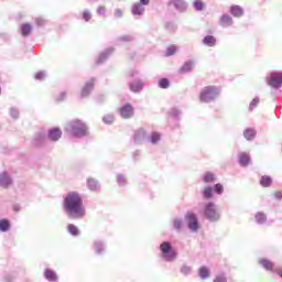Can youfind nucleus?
I'll list each match as a JSON object with an SVG mask.
<instances>
[{"label":"nucleus","instance_id":"obj_1","mask_svg":"<svg viewBox=\"0 0 282 282\" xmlns=\"http://www.w3.org/2000/svg\"><path fill=\"white\" fill-rule=\"evenodd\" d=\"M63 210L68 219H84L87 209L83 204V196L78 192H68L64 196Z\"/></svg>","mask_w":282,"mask_h":282},{"label":"nucleus","instance_id":"obj_2","mask_svg":"<svg viewBox=\"0 0 282 282\" xmlns=\"http://www.w3.org/2000/svg\"><path fill=\"white\" fill-rule=\"evenodd\" d=\"M65 131L72 138H87L89 135V126L80 119H75L66 123Z\"/></svg>","mask_w":282,"mask_h":282},{"label":"nucleus","instance_id":"obj_3","mask_svg":"<svg viewBox=\"0 0 282 282\" xmlns=\"http://www.w3.org/2000/svg\"><path fill=\"white\" fill-rule=\"evenodd\" d=\"M219 96H221V88L217 86H205L199 91L198 100L204 105H210V102H215Z\"/></svg>","mask_w":282,"mask_h":282},{"label":"nucleus","instance_id":"obj_4","mask_svg":"<svg viewBox=\"0 0 282 282\" xmlns=\"http://www.w3.org/2000/svg\"><path fill=\"white\" fill-rule=\"evenodd\" d=\"M160 250V257L163 261L166 263H173L177 261V249L173 247V243L171 241H163L159 246Z\"/></svg>","mask_w":282,"mask_h":282},{"label":"nucleus","instance_id":"obj_5","mask_svg":"<svg viewBox=\"0 0 282 282\" xmlns=\"http://www.w3.org/2000/svg\"><path fill=\"white\" fill-rule=\"evenodd\" d=\"M203 217L207 219V221H210L212 224H217L219 219H221V212L217 209V204L213 202H208L203 207Z\"/></svg>","mask_w":282,"mask_h":282},{"label":"nucleus","instance_id":"obj_6","mask_svg":"<svg viewBox=\"0 0 282 282\" xmlns=\"http://www.w3.org/2000/svg\"><path fill=\"white\" fill-rule=\"evenodd\" d=\"M185 221L191 232H197L199 230V218H197V214L188 212L185 215Z\"/></svg>","mask_w":282,"mask_h":282},{"label":"nucleus","instance_id":"obj_7","mask_svg":"<svg viewBox=\"0 0 282 282\" xmlns=\"http://www.w3.org/2000/svg\"><path fill=\"white\" fill-rule=\"evenodd\" d=\"M267 85L273 89H281L282 87V73L272 72L270 76L267 77Z\"/></svg>","mask_w":282,"mask_h":282},{"label":"nucleus","instance_id":"obj_8","mask_svg":"<svg viewBox=\"0 0 282 282\" xmlns=\"http://www.w3.org/2000/svg\"><path fill=\"white\" fill-rule=\"evenodd\" d=\"M93 250L95 254H105L107 252V242L102 239H95L93 241Z\"/></svg>","mask_w":282,"mask_h":282},{"label":"nucleus","instance_id":"obj_9","mask_svg":"<svg viewBox=\"0 0 282 282\" xmlns=\"http://www.w3.org/2000/svg\"><path fill=\"white\" fill-rule=\"evenodd\" d=\"M12 175L8 172H1L0 173V188L8 189L13 184Z\"/></svg>","mask_w":282,"mask_h":282},{"label":"nucleus","instance_id":"obj_10","mask_svg":"<svg viewBox=\"0 0 282 282\" xmlns=\"http://www.w3.org/2000/svg\"><path fill=\"white\" fill-rule=\"evenodd\" d=\"M96 84L95 78H90L80 90V98H87L94 91V85Z\"/></svg>","mask_w":282,"mask_h":282},{"label":"nucleus","instance_id":"obj_11","mask_svg":"<svg viewBox=\"0 0 282 282\" xmlns=\"http://www.w3.org/2000/svg\"><path fill=\"white\" fill-rule=\"evenodd\" d=\"M119 116L123 118V120L133 118V106H131V104L123 105L121 108H119Z\"/></svg>","mask_w":282,"mask_h":282},{"label":"nucleus","instance_id":"obj_12","mask_svg":"<svg viewBox=\"0 0 282 282\" xmlns=\"http://www.w3.org/2000/svg\"><path fill=\"white\" fill-rule=\"evenodd\" d=\"M47 138L51 142H58L63 138V131H61V128H52L47 132Z\"/></svg>","mask_w":282,"mask_h":282},{"label":"nucleus","instance_id":"obj_13","mask_svg":"<svg viewBox=\"0 0 282 282\" xmlns=\"http://www.w3.org/2000/svg\"><path fill=\"white\" fill-rule=\"evenodd\" d=\"M129 89L133 94H140L142 89H144V82L141 79H134L132 83L129 84Z\"/></svg>","mask_w":282,"mask_h":282},{"label":"nucleus","instance_id":"obj_14","mask_svg":"<svg viewBox=\"0 0 282 282\" xmlns=\"http://www.w3.org/2000/svg\"><path fill=\"white\" fill-rule=\"evenodd\" d=\"M170 6H173L177 12H185L188 4L184 0H171Z\"/></svg>","mask_w":282,"mask_h":282},{"label":"nucleus","instance_id":"obj_15","mask_svg":"<svg viewBox=\"0 0 282 282\" xmlns=\"http://www.w3.org/2000/svg\"><path fill=\"white\" fill-rule=\"evenodd\" d=\"M113 54V48L109 47L101 52L97 58V65H102L107 58H109Z\"/></svg>","mask_w":282,"mask_h":282},{"label":"nucleus","instance_id":"obj_16","mask_svg":"<svg viewBox=\"0 0 282 282\" xmlns=\"http://www.w3.org/2000/svg\"><path fill=\"white\" fill-rule=\"evenodd\" d=\"M196 63L197 62L195 59H187L180 68V73L188 74V72H193V67H195Z\"/></svg>","mask_w":282,"mask_h":282},{"label":"nucleus","instance_id":"obj_17","mask_svg":"<svg viewBox=\"0 0 282 282\" xmlns=\"http://www.w3.org/2000/svg\"><path fill=\"white\" fill-rule=\"evenodd\" d=\"M131 12L133 17H144L145 8L140 2H135L131 8Z\"/></svg>","mask_w":282,"mask_h":282},{"label":"nucleus","instance_id":"obj_18","mask_svg":"<svg viewBox=\"0 0 282 282\" xmlns=\"http://www.w3.org/2000/svg\"><path fill=\"white\" fill-rule=\"evenodd\" d=\"M45 133L39 132L32 140V147H43L45 144Z\"/></svg>","mask_w":282,"mask_h":282},{"label":"nucleus","instance_id":"obj_19","mask_svg":"<svg viewBox=\"0 0 282 282\" xmlns=\"http://www.w3.org/2000/svg\"><path fill=\"white\" fill-rule=\"evenodd\" d=\"M260 265L268 270L269 272H275L276 268H274V262L270 261L269 259L262 258L259 260Z\"/></svg>","mask_w":282,"mask_h":282},{"label":"nucleus","instance_id":"obj_20","mask_svg":"<svg viewBox=\"0 0 282 282\" xmlns=\"http://www.w3.org/2000/svg\"><path fill=\"white\" fill-rule=\"evenodd\" d=\"M232 23H235V21L229 14H223L219 19V25H221V28H230Z\"/></svg>","mask_w":282,"mask_h":282},{"label":"nucleus","instance_id":"obj_21","mask_svg":"<svg viewBox=\"0 0 282 282\" xmlns=\"http://www.w3.org/2000/svg\"><path fill=\"white\" fill-rule=\"evenodd\" d=\"M133 138H134V142L137 143V144H140V143H142V142H144V140H147V131H144V129H139V130H137L135 132H134V135H133Z\"/></svg>","mask_w":282,"mask_h":282},{"label":"nucleus","instance_id":"obj_22","mask_svg":"<svg viewBox=\"0 0 282 282\" xmlns=\"http://www.w3.org/2000/svg\"><path fill=\"white\" fill-rule=\"evenodd\" d=\"M44 279L48 282H58V275L56 274V271L52 269H45Z\"/></svg>","mask_w":282,"mask_h":282},{"label":"nucleus","instance_id":"obj_23","mask_svg":"<svg viewBox=\"0 0 282 282\" xmlns=\"http://www.w3.org/2000/svg\"><path fill=\"white\" fill-rule=\"evenodd\" d=\"M203 45H206V47H215L217 45V37L214 35H206L202 40Z\"/></svg>","mask_w":282,"mask_h":282},{"label":"nucleus","instance_id":"obj_24","mask_svg":"<svg viewBox=\"0 0 282 282\" xmlns=\"http://www.w3.org/2000/svg\"><path fill=\"white\" fill-rule=\"evenodd\" d=\"M238 162L240 166H248V164H250V154L246 152H240L238 154Z\"/></svg>","mask_w":282,"mask_h":282},{"label":"nucleus","instance_id":"obj_25","mask_svg":"<svg viewBox=\"0 0 282 282\" xmlns=\"http://www.w3.org/2000/svg\"><path fill=\"white\" fill-rule=\"evenodd\" d=\"M254 220L259 226H263V224L268 223V215H265L263 212H258L254 215Z\"/></svg>","mask_w":282,"mask_h":282},{"label":"nucleus","instance_id":"obj_26","mask_svg":"<svg viewBox=\"0 0 282 282\" xmlns=\"http://www.w3.org/2000/svg\"><path fill=\"white\" fill-rule=\"evenodd\" d=\"M230 14L232 17H236L237 19L243 17V8H241L240 6H231L230 7Z\"/></svg>","mask_w":282,"mask_h":282},{"label":"nucleus","instance_id":"obj_27","mask_svg":"<svg viewBox=\"0 0 282 282\" xmlns=\"http://www.w3.org/2000/svg\"><path fill=\"white\" fill-rule=\"evenodd\" d=\"M87 188L93 192L100 191V183L96 178H88Z\"/></svg>","mask_w":282,"mask_h":282},{"label":"nucleus","instance_id":"obj_28","mask_svg":"<svg viewBox=\"0 0 282 282\" xmlns=\"http://www.w3.org/2000/svg\"><path fill=\"white\" fill-rule=\"evenodd\" d=\"M10 228H12L10 220L8 218H1L0 219V232H9Z\"/></svg>","mask_w":282,"mask_h":282},{"label":"nucleus","instance_id":"obj_29","mask_svg":"<svg viewBox=\"0 0 282 282\" xmlns=\"http://www.w3.org/2000/svg\"><path fill=\"white\" fill-rule=\"evenodd\" d=\"M21 30V35L24 37L30 36V34H32V24L30 23H24L20 26Z\"/></svg>","mask_w":282,"mask_h":282},{"label":"nucleus","instance_id":"obj_30","mask_svg":"<svg viewBox=\"0 0 282 282\" xmlns=\"http://www.w3.org/2000/svg\"><path fill=\"white\" fill-rule=\"evenodd\" d=\"M203 182L205 184H214V182H217V177L213 172H206L203 176Z\"/></svg>","mask_w":282,"mask_h":282},{"label":"nucleus","instance_id":"obj_31","mask_svg":"<svg viewBox=\"0 0 282 282\" xmlns=\"http://www.w3.org/2000/svg\"><path fill=\"white\" fill-rule=\"evenodd\" d=\"M260 186H263V188H270L272 186V177L263 175L260 178Z\"/></svg>","mask_w":282,"mask_h":282},{"label":"nucleus","instance_id":"obj_32","mask_svg":"<svg viewBox=\"0 0 282 282\" xmlns=\"http://www.w3.org/2000/svg\"><path fill=\"white\" fill-rule=\"evenodd\" d=\"M160 140H161V135L158 132H152L147 138V142H150V144H158V142H160Z\"/></svg>","mask_w":282,"mask_h":282},{"label":"nucleus","instance_id":"obj_33","mask_svg":"<svg viewBox=\"0 0 282 282\" xmlns=\"http://www.w3.org/2000/svg\"><path fill=\"white\" fill-rule=\"evenodd\" d=\"M256 135L257 131H254V129L252 128H248L243 132V137L246 138V140H254Z\"/></svg>","mask_w":282,"mask_h":282},{"label":"nucleus","instance_id":"obj_34","mask_svg":"<svg viewBox=\"0 0 282 282\" xmlns=\"http://www.w3.org/2000/svg\"><path fill=\"white\" fill-rule=\"evenodd\" d=\"M203 199H213V186H206L203 192Z\"/></svg>","mask_w":282,"mask_h":282},{"label":"nucleus","instance_id":"obj_35","mask_svg":"<svg viewBox=\"0 0 282 282\" xmlns=\"http://www.w3.org/2000/svg\"><path fill=\"white\" fill-rule=\"evenodd\" d=\"M182 226H184V220L182 218H174L173 220V228L176 232L182 231Z\"/></svg>","mask_w":282,"mask_h":282},{"label":"nucleus","instance_id":"obj_36","mask_svg":"<svg viewBox=\"0 0 282 282\" xmlns=\"http://www.w3.org/2000/svg\"><path fill=\"white\" fill-rule=\"evenodd\" d=\"M67 230L73 237H78L80 235V229H78L74 224H69L67 226Z\"/></svg>","mask_w":282,"mask_h":282},{"label":"nucleus","instance_id":"obj_37","mask_svg":"<svg viewBox=\"0 0 282 282\" xmlns=\"http://www.w3.org/2000/svg\"><path fill=\"white\" fill-rule=\"evenodd\" d=\"M170 118H173L174 120H180V116H182V110L177 108H172L169 111Z\"/></svg>","mask_w":282,"mask_h":282},{"label":"nucleus","instance_id":"obj_38","mask_svg":"<svg viewBox=\"0 0 282 282\" xmlns=\"http://www.w3.org/2000/svg\"><path fill=\"white\" fill-rule=\"evenodd\" d=\"M159 87L161 89H169V87H171V82L169 80V78H161L159 80Z\"/></svg>","mask_w":282,"mask_h":282},{"label":"nucleus","instance_id":"obj_39","mask_svg":"<svg viewBox=\"0 0 282 282\" xmlns=\"http://www.w3.org/2000/svg\"><path fill=\"white\" fill-rule=\"evenodd\" d=\"M118 186H127V176L124 174H117Z\"/></svg>","mask_w":282,"mask_h":282},{"label":"nucleus","instance_id":"obj_40","mask_svg":"<svg viewBox=\"0 0 282 282\" xmlns=\"http://www.w3.org/2000/svg\"><path fill=\"white\" fill-rule=\"evenodd\" d=\"M192 271L193 269L188 264H183L180 269L181 274H183L184 276H188Z\"/></svg>","mask_w":282,"mask_h":282},{"label":"nucleus","instance_id":"obj_41","mask_svg":"<svg viewBox=\"0 0 282 282\" xmlns=\"http://www.w3.org/2000/svg\"><path fill=\"white\" fill-rule=\"evenodd\" d=\"M199 276L200 279H208L210 276V271L206 267H202L199 269Z\"/></svg>","mask_w":282,"mask_h":282},{"label":"nucleus","instance_id":"obj_42","mask_svg":"<svg viewBox=\"0 0 282 282\" xmlns=\"http://www.w3.org/2000/svg\"><path fill=\"white\" fill-rule=\"evenodd\" d=\"M9 113L13 120H19V116H20L19 108L11 107L9 110Z\"/></svg>","mask_w":282,"mask_h":282},{"label":"nucleus","instance_id":"obj_43","mask_svg":"<svg viewBox=\"0 0 282 282\" xmlns=\"http://www.w3.org/2000/svg\"><path fill=\"white\" fill-rule=\"evenodd\" d=\"M117 41L118 43H131V41H133V35H121Z\"/></svg>","mask_w":282,"mask_h":282},{"label":"nucleus","instance_id":"obj_44","mask_svg":"<svg viewBox=\"0 0 282 282\" xmlns=\"http://www.w3.org/2000/svg\"><path fill=\"white\" fill-rule=\"evenodd\" d=\"M259 102H260L259 97L253 98L251 100V102L249 104V111H254V109H257V107H259Z\"/></svg>","mask_w":282,"mask_h":282},{"label":"nucleus","instance_id":"obj_45","mask_svg":"<svg viewBox=\"0 0 282 282\" xmlns=\"http://www.w3.org/2000/svg\"><path fill=\"white\" fill-rule=\"evenodd\" d=\"M115 120H116V117H113V115H106L102 117V122L105 124H113Z\"/></svg>","mask_w":282,"mask_h":282},{"label":"nucleus","instance_id":"obj_46","mask_svg":"<svg viewBox=\"0 0 282 282\" xmlns=\"http://www.w3.org/2000/svg\"><path fill=\"white\" fill-rule=\"evenodd\" d=\"M35 80H45L47 78V72L40 70L34 75Z\"/></svg>","mask_w":282,"mask_h":282},{"label":"nucleus","instance_id":"obj_47","mask_svg":"<svg viewBox=\"0 0 282 282\" xmlns=\"http://www.w3.org/2000/svg\"><path fill=\"white\" fill-rule=\"evenodd\" d=\"M213 191H214V193H216V195H223L224 194V185H221V183H217L216 185H214Z\"/></svg>","mask_w":282,"mask_h":282},{"label":"nucleus","instance_id":"obj_48","mask_svg":"<svg viewBox=\"0 0 282 282\" xmlns=\"http://www.w3.org/2000/svg\"><path fill=\"white\" fill-rule=\"evenodd\" d=\"M214 282H228V278L226 273H220L215 276Z\"/></svg>","mask_w":282,"mask_h":282},{"label":"nucleus","instance_id":"obj_49","mask_svg":"<svg viewBox=\"0 0 282 282\" xmlns=\"http://www.w3.org/2000/svg\"><path fill=\"white\" fill-rule=\"evenodd\" d=\"M193 6L198 12H202V10H204V2H202V0H195Z\"/></svg>","mask_w":282,"mask_h":282},{"label":"nucleus","instance_id":"obj_50","mask_svg":"<svg viewBox=\"0 0 282 282\" xmlns=\"http://www.w3.org/2000/svg\"><path fill=\"white\" fill-rule=\"evenodd\" d=\"M113 17L115 19H122V17H124V10L120 8L115 9Z\"/></svg>","mask_w":282,"mask_h":282},{"label":"nucleus","instance_id":"obj_51","mask_svg":"<svg viewBox=\"0 0 282 282\" xmlns=\"http://www.w3.org/2000/svg\"><path fill=\"white\" fill-rule=\"evenodd\" d=\"M97 14H98L99 17L106 18V17H107V8H105V6H99V7L97 8Z\"/></svg>","mask_w":282,"mask_h":282},{"label":"nucleus","instance_id":"obj_52","mask_svg":"<svg viewBox=\"0 0 282 282\" xmlns=\"http://www.w3.org/2000/svg\"><path fill=\"white\" fill-rule=\"evenodd\" d=\"M67 98V93L66 91H62L59 93L56 97L55 100L57 102H63V100H65Z\"/></svg>","mask_w":282,"mask_h":282},{"label":"nucleus","instance_id":"obj_53","mask_svg":"<svg viewBox=\"0 0 282 282\" xmlns=\"http://www.w3.org/2000/svg\"><path fill=\"white\" fill-rule=\"evenodd\" d=\"M177 52V46L172 45L166 48V56H173Z\"/></svg>","mask_w":282,"mask_h":282},{"label":"nucleus","instance_id":"obj_54","mask_svg":"<svg viewBox=\"0 0 282 282\" xmlns=\"http://www.w3.org/2000/svg\"><path fill=\"white\" fill-rule=\"evenodd\" d=\"M83 19L84 21L88 22V21H91V11L89 10H84L83 12Z\"/></svg>","mask_w":282,"mask_h":282},{"label":"nucleus","instance_id":"obj_55","mask_svg":"<svg viewBox=\"0 0 282 282\" xmlns=\"http://www.w3.org/2000/svg\"><path fill=\"white\" fill-rule=\"evenodd\" d=\"M35 23H36V25H39V28H41V26L45 25V23H47V21L41 17H37V18H35Z\"/></svg>","mask_w":282,"mask_h":282},{"label":"nucleus","instance_id":"obj_56","mask_svg":"<svg viewBox=\"0 0 282 282\" xmlns=\"http://www.w3.org/2000/svg\"><path fill=\"white\" fill-rule=\"evenodd\" d=\"M3 282H14V278L12 275H6Z\"/></svg>","mask_w":282,"mask_h":282},{"label":"nucleus","instance_id":"obj_57","mask_svg":"<svg viewBox=\"0 0 282 282\" xmlns=\"http://www.w3.org/2000/svg\"><path fill=\"white\" fill-rule=\"evenodd\" d=\"M273 197H274L275 199H282V192H275V193L273 194Z\"/></svg>","mask_w":282,"mask_h":282},{"label":"nucleus","instance_id":"obj_58","mask_svg":"<svg viewBox=\"0 0 282 282\" xmlns=\"http://www.w3.org/2000/svg\"><path fill=\"white\" fill-rule=\"evenodd\" d=\"M275 274H278V276H281L282 279V268H275Z\"/></svg>","mask_w":282,"mask_h":282},{"label":"nucleus","instance_id":"obj_59","mask_svg":"<svg viewBox=\"0 0 282 282\" xmlns=\"http://www.w3.org/2000/svg\"><path fill=\"white\" fill-rule=\"evenodd\" d=\"M138 74H139L138 70H131L130 74H129V76H130L131 78H133L134 76H138Z\"/></svg>","mask_w":282,"mask_h":282},{"label":"nucleus","instance_id":"obj_60","mask_svg":"<svg viewBox=\"0 0 282 282\" xmlns=\"http://www.w3.org/2000/svg\"><path fill=\"white\" fill-rule=\"evenodd\" d=\"M14 213H19L21 210V205H13Z\"/></svg>","mask_w":282,"mask_h":282},{"label":"nucleus","instance_id":"obj_61","mask_svg":"<svg viewBox=\"0 0 282 282\" xmlns=\"http://www.w3.org/2000/svg\"><path fill=\"white\" fill-rule=\"evenodd\" d=\"M141 6H149V0H140L139 2Z\"/></svg>","mask_w":282,"mask_h":282}]
</instances>
